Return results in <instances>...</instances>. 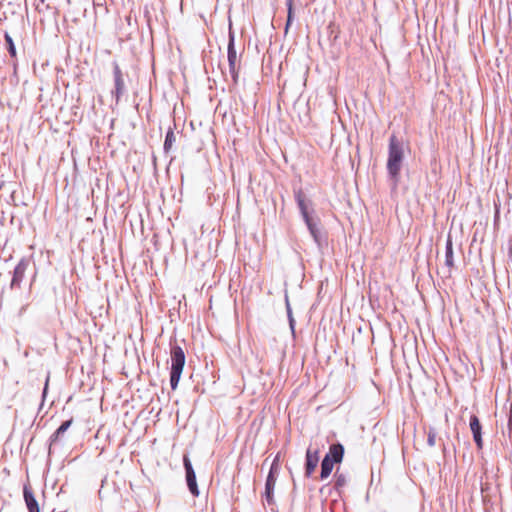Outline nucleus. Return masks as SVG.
<instances>
[{"instance_id": "obj_1", "label": "nucleus", "mask_w": 512, "mask_h": 512, "mask_svg": "<svg viewBox=\"0 0 512 512\" xmlns=\"http://www.w3.org/2000/svg\"><path fill=\"white\" fill-rule=\"evenodd\" d=\"M403 159V144L395 135H392L389 139L387 172L395 184H397L399 180Z\"/></svg>"}, {"instance_id": "obj_2", "label": "nucleus", "mask_w": 512, "mask_h": 512, "mask_svg": "<svg viewBox=\"0 0 512 512\" xmlns=\"http://www.w3.org/2000/svg\"><path fill=\"white\" fill-rule=\"evenodd\" d=\"M171 356V372H170V386L172 390H175L178 386L179 380L181 378V374L183 372V368L185 365V353L183 349L174 345L171 347L170 351Z\"/></svg>"}, {"instance_id": "obj_3", "label": "nucleus", "mask_w": 512, "mask_h": 512, "mask_svg": "<svg viewBox=\"0 0 512 512\" xmlns=\"http://www.w3.org/2000/svg\"><path fill=\"white\" fill-rule=\"evenodd\" d=\"M227 58H228V64H229V72L233 78L234 82H237L238 79V56L237 51L235 49V37L232 30H229V42H228V48H227Z\"/></svg>"}, {"instance_id": "obj_4", "label": "nucleus", "mask_w": 512, "mask_h": 512, "mask_svg": "<svg viewBox=\"0 0 512 512\" xmlns=\"http://www.w3.org/2000/svg\"><path fill=\"white\" fill-rule=\"evenodd\" d=\"M275 459L270 467V471L266 478L265 483V499L268 505H272L274 503L273 491L276 484V479L279 471V466Z\"/></svg>"}, {"instance_id": "obj_5", "label": "nucleus", "mask_w": 512, "mask_h": 512, "mask_svg": "<svg viewBox=\"0 0 512 512\" xmlns=\"http://www.w3.org/2000/svg\"><path fill=\"white\" fill-rule=\"evenodd\" d=\"M183 464L186 472V482L188 489L193 496H198L199 490L196 482V474L187 455L183 457Z\"/></svg>"}, {"instance_id": "obj_6", "label": "nucleus", "mask_w": 512, "mask_h": 512, "mask_svg": "<svg viewBox=\"0 0 512 512\" xmlns=\"http://www.w3.org/2000/svg\"><path fill=\"white\" fill-rule=\"evenodd\" d=\"M295 201L298 205L300 213L302 215L303 220L311 217V212L313 209L311 208L312 202L310 199L306 197L304 192L301 189L294 191Z\"/></svg>"}, {"instance_id": "obj_7", "label": "nucleus", "mask_w": 512, "mask_h": 512, "mask_svg": "<svg viewBox=\"0 0 512 512\" xmlns=\"http://www.w3.org/2000/svg\"><path fill=\"white\" fill-rule=\"evenodd\" d=\"M113 76H114V90L112 94L115 96L116 103L119 102L120 97L125 92V84L123 80L122 71L117 62L113 63Z\"/></svg>"}, {"instance_id": "obj_8", "label": "nucleus", "mask_w": 512, "mask_h": 512, "mask_svg": "<svg viewBox=\"0 0 512 512\" xmlns=\"http://www.w3.org/2000/svg\"><path fill=\"white\" fill-rule=\"evenodd\" d=\"M28 260L21 259L16 265L11 280V288H19L28 268Z\"/></svg>"}, {"instance_id": "obj_9", "label": "nucleus", "mask_w": 512, "mask_h": 512, "mask_svg": "<svg viewBox=\"0 0 512 512\" xmlns=\"http://www.w3.org/2000/svg\"><path fill=\"white\" fill-rule=\"evenodd\" d=\"M470 429L473 434V439L476 443L478 449L483 448V440H482V432H481V424L476 415H472L470 417Z\"/></svg>"}, {"instance_id": "obj_10", "label": "nucleus", "mask_w": 512, "mask_h": 512, "mask_svg": "<svg viewBox=\"0 0 512 512\" xmlns=\"http://www.w3.org/2000/svg\"><path fill=\"white\" fill-rule=\"evenodd\" d=\"M319 462L318 451H312L311 448H308L306 451V463H305V475L310 477L317 467Z\"/></svg>"}, {"instance_id": "obj_11", "label": "nucleus", "mask_w": 512, "mask_h": 512, "mask_svg": "<svg viewBox=\"0 0 512 512\" xmlns=\"http://www.w3.org/2000/svg\"><path fill=\"white\" fill-rule=\"evenodd\" d=\"M24 500L29 512H39L38 502L35 499L33 491L30 487L24 486L23 489Z\"/></svg>"}, {"instance_id": "obj_12", "label": "nucleus", "mask_w": 512, "mask_h": 512, "mask_svg": "<svg viewBox=\"0 0 512 512\" xmlns=\"http://www.w3.org/2000/svg\"><path fill=\"white\" fill-rule=\"evenodd\" d=\"M344 448L341 444H333L329 448V452L325 455L333 463H340L343 459Z\"/></svg>"}, {"instance_id": "obj_13", "label": "nucleus", "mask_w": 512, "mask_h": 512, "mask_svg": "<svg viewBox=\"0 0 512 512\" xmlns=\"http://www.w3.org/2000/svg\"><path fill=\"white\" fill-rule=\"evenodd\" d=\"M445 265L450 269L454 266L453 243L450 235H448L446 240Z\"/></svg>"}, {"instance_id": "obj_14", "label": "nucleus", "mask_w": 512, "mask_h": 512, "mask_svg": "<svg viewBox=\"0 0 512 512\" xmlns=\"http://www.w3.org/2000/svg\"><path fill=\"white\" fill-rule=\"evenodd\" d=\"M333 461L329 460L328 457H324L321 463L320 478L322 480L328 478L333 470Z\"/></svg>"}, {"instance_id": "obj_15", "label": "nucleus", "mask_w": 512, "mask_h": 512, "mask_svg": "<svg viewBox=\"0 0 512 512\" xmlns=\"http://www.w3.org/2000/svg\"><path fill=\"white\" fill-rule=\"evenodd\" d=\"M73 420L69 419L67 421H64L58 429L51 435L50 441L51 443L56 442L71 426Z\"/></svg>"}, {"instance_id": "obj_16", "label": "nucleus", "mask_w": 512, "mask_h": 512, "mask_svg": "<svg viewBox=\"0 0 512 512\" xmlns=\"http://www.w3.org/2000/svg\"><path fill=\"white\" fill-rule=\"evenodd\" d=\"M304 222L315 242H319L320 233L317 227V223L314 221L312 217L305 219Z\"/></svg>"}, {"instance_id": "obj_17", "label": "nucleus", "mask_w": 512, "mask_h": 512, "mask_svg": "<svg viewBox=\"0 0 512 512\" xmlns=\"http://www.w3.org/2000/svg\"><path fill=\"white\" fill-rule=\"evenodd\" d=\"M176 142V135L173 130L169 129L165 136L163 149L166 153L170 152L174 143Z\"/></svg>"}, {"instance_id": "obj_18", "label": "nucleus", "mask_w": 512, "mask_h": 512, "mask_svg": "<svg viewBox=\"0 0 512 512\" xmlns=\"http://www.w3.org/2000/svg\"><path fill=\"white\" fill-rule=\"evenodd\" d=\"M334 477H335V488L337 490H341L342 488H344L346 486L347 477L345 474L339 473L338 471H336Z\"/></svg>"}, {"instance_id": "obj_19", "label": "nucleus", "mask_w": 512, "mask_h": 512, "mask_svg": "<svg viewBox=\"0 0 512 512\" xmlns=\"http://www.w3.org/2000/svg\"><path fill=\"white\" fill-rule=\"evenodd\" d=\"M285 302H286V310H287V316H288V320H289V326H290V329H291L292 333H294L295 319L293 317L292 309H291V306H290V303H289V299H288L287 296H286Z\"/></svg>"}, {"instance_id": "obj_20", "label": "nucleus", "mask_w": 512, "mask_h": 512, "mask_svg": "<svg viewBox=\"0 0 512 512\" xmlns=\"http://www.w3.org/2000/svg\"><path fill=\"white\" fill-rule=\"evenodd\" d=\"M293 2H294V0H286L287 10H288L287 22H286V27H285L286 31L288 30V27L290 26V24L293 21Z\"/></svg>"}, {"instance_id": "obj_21", "label": "nucleus", "mask_w": 512, "mask_h": 512, "mask_svg": "<svg viewBox=\"0 0 512 512\" xmlns=\"http://www.w3.org/2000/svg\"><path fill=\"white\" fill-rule=\"evenodd\" d=\"M5 41H6L10 56L16 57V48H15L12 37L8 33H5Z\"/></svg>"}, {"instance_id": "obj_22", "label": "nucleus", "mask_w": 512, "mask_h": 512, "mask_svg": "<svg viewBox=\"0 0 512 512\" xmlns=\"http://www.w3.org/2000/svg\"><path fill=\"white\" fill-rule=\"evenodd\" d=\"M437 433L434 428H430L427 435V443L430 447L435 446Z\"/></svg>"}, {"instance_id": "obj_23", "label": "nucleus", "mask_w": 512, "mask_h": 512, "mask_svg": "<svg viewBox=\"0 0 512 512\" xmlns=\"http://www.w3.org/2000/svg\"><path fill=\"white\" fill-rule=\"evenodd\" d=\"M509 429L512 430V405H511V411H510V417L508 422Z\"/></svg>"}, {"instance_id": "obj_24", "label": "nucleus", "mask_w": 512, "mask_h": 512, "mask_svg": "<svg viewBox=\"0 0 512 512\" xmlns=\"http://www.w3.org/2000/svg\"><path fill=\"white\" fill-rule=\"evenodd\" d=\"M42 2H44V0H41Z\"/></svg>"}]
</instances>
